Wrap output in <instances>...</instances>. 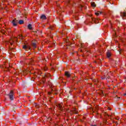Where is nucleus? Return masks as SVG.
Instances as JSON below:
<instances>
[{
  "label": "nucleus",
  "instance_id": "24",
  "mask_svg": "<svg viewBox=\"0 0 126 126\" xmlns=\"http://www.w3.org/2000/svg\"><path fill=\"white\" fill-rule=\"evenodd\" d=\"M49 76H50V74H48V76H47V75H45L46 77H48Z\"/></svg>",
  "mask_w": 126,
  "mask_h": 126
},
{
  "label": "nucleus",
  "instance_id": "27",
  "mask_svg": "<svg viewBox=\"0 0 126 126\" xmlns=\"http://www.w3.org/2000/svg\"><path fill=\"white\" fill-rule=\"evenodd\" d=\"M68 3H69V0H68Z\"/></svg>",
  "mask_w": 126,
  "mask_h": 126
},
{
  "label": "nucleus",
  "instance_id": "8",
  "mask_svg": "<svg viewBox=\"0 0 126 126\" xmlns=\"http://www.w3.org/2000/svg\"><path fill=\"white\" fill-rule=\"evenodd\" d=\"M40 18L41 19H43V20H46L47 19V17H46V16L45 15H42L40 17Z\"/></svg>",
  "mask_w": 126,
  "mask_h": 126
},
{
  "label": "nucleus",
  "instance_id": "4",
  "mask_svg": "<svg viewBox=\"0 0 126 126\" xmlns=\"http://www.w3.org/2000/svg\"><path fill=\"white\" fill-rule=\"evenodd\" d=\"M12 23L13 26H16L17 25V23H18V21H17L16 19H15L12 21Z\"/></svg>",
  "mask_w": 126,
  "mask_h": 126
},
{
  "label": "nucleus",
  "instance_id": "1",
  "mask_svg": "<svg viewBox=\"0 0 126 126\" xmlns=\"http://www.w3.org/2000/svg\"><path fill=\"white\" fill-rule=\"evenodd\" d=\"M14 95V93L13 92V91H11L10 92V93L8 94V95L9 97L10 100L12 101L13 100V95Z\"/></svg>",
  "mask_w": 126,
  "mask_h": 126
},
{
  "label": "nucleus",
  "instance_id": "26",
  "mask_svg": "<svg viewBox=\"0 0 126 126\" xmlns=\"http://www.w3.org/2000/svg\"><path fill=\"white\" fill-rule=\"evenodd\" d=\"M2 20V18H0V21H1Z\"/></svg>",
  "mask_w": 126,
  "mask_h": 126
},
{
  "label": "nucleus",
  "instance_id": "15",
  "mask_svg": "<svg viewBox=\"0 0 126 126\" xmlns=\"http://www.w3.org/2000/svg\"><path fill=\"white\" fill-rule=\"evenodd\" d=\"M32 47H33L34 49H36V48H37V46L36 45V43H32Z\"/></svg>",
  "mask_w": 126,
  "mask_h": 126
},
{
  "label": "nucleus",
  "instance_id": "14",
  "mask_svg": "<svg viewBox=\"0 0 126 126\" xmlns=\"http://www.w3.org/2000/svg\"><path fill=\"white\" fill-rule=\"evenodd\" d=\"M91 5H92V6L95 7V6H96V4H95V2H93L91 3Z\"/></svg>",
  "mask_w": 126,
  "mask_h": 126
},
{
  "label": "nucleus",
  "instance_id": "23",
  "mask_svg": "<svg viewBox=\"0 0 126 126\" xmlns=\"http://www.w3.org/2000/svg\"><path fill=\"white\" fill-rule=\"evenodd\" d=\"M67 42H68V40H67V39H66L65 40V42H66V43H67Z\"/></svg>",
  "mask_w": 126,
  "mask_h": 126
},
{
  "label": "nucleus",
  "instance_id": "17",
  "mask_svg": "<svg viewBox=\"0 0 126 126\" xmlns=\"http://www.w3.org/2000/svg\"><path fill=\"white\" fill-rule=\"evenodd\" d=\"M54 28H55V26L50 27V29H51V30H54Z\"/></svg>",
  "mask_w": 126,
  "mask_h": 126
},
{
  "label": "nucleus",
  "instance_id": "29",
  "mask_svg": "<svg viewBox=\"0 0 126 126\" xmlns=\"http://www.w3.org/2000/svg\"><path fill=\"white\" fill-rule=\"evenodd\" d=\"M55 94L57 95V93H55Z\"/></svg>",
  "mask_w": 126,
  "mask_h": 126
},
{
  "label": "nucleus",
  "instance_id": "11",
  "mask_svg": "<svg viewBox=\"0 0 126 126\" xmlns=\"http://www.w3.org/2000/svg\"><path fill=\"white\" fill-rule=\"evenodd\" d=\"M111 52H108L107 53V58H110V57H111Z\"/></svg>",
  "mask_w": 126,
  "mask_h": 126
},
{
  "label": "nucleus",
  "instance_id": "30",
  "mask_svg": "<svg viewBox=\"0 0 126 126\" xmlns=\"http://www.w3.org/2000/svg\"><path fill=\"white\" fill-rule=\"evenodd\" d=\"M107 116L109 117V115L107 114Z\"/></svg>",
  "mask_w": 126,
  "mask_h": 126
},
{
  "label": "nucleus",
  "instance_id": "20",
  "mask_svg": "<svg viewBox=\"0 0 126 126\" xmlns=\"http://www.w3.org/2000/svg\"><path fill=\"white\" fill-rule=\"evenodd\" d=\"M19 38H20V39H22V35H19Z\"/></svg>",
  "mask_w": 126,
  "mask_h": 126
},
{
  "label": "nucleus",
  "instance_id": "3",
  "mask_svg": "<svg viewBox=\"0 0 126 126\" xmlns=\"http://www.w3.org/2000/svg\"><path fill=\"white\" fill-rule=\"evenodd\" d=\"M23 49H24V50H25L26 51H28V50H30L31 47H30V46H29L28 45H24L23 46Z\"/></svg>",
  "mask_w": 126,
  "mask_h": 126
},
{
  "label": "nucleus",
  "instance_id": "18",
  "mask_svg": "<svg viewBox=\"0 0 126 126\" xmlns=\"http://www.w3.org/2000/svg\"><path fill=\"white\" fill-rule=\"evenodd\" d=\"M73 114H78V112L77 111H76V110H74L73 111Z\"/></svg>",
  "mask_w": 126,
  "mask_h": 126
},
{
  "label": "nucleus",
  "instance_id": "31",
  "mask_svg": "<svg viewBox=\"0 0 126 126\" xmlns=\"http://www.w3.org/2000/svg\"><path fill=\"white\" fill-rule=\"evenodd\" d=\"M120 54H121V51L120 52Z\"/></svg>",
  "mask_w": 126,
  "mask_h": 126
},
{
  "label": "nucleus",
  "instance_id": "19",
  "mask_svg": "<svg viewBox=\"0 0 126 126\" xmlns=\"http://www.w3.org/2000/svg\"><path fill=\"white\" fill-rule=\"evenodd\" d=\"M52 94H55L54 93V92H53V91H52V92H49V93H48V94H49V95H51V94H52Z\"/></svg>",
  "mask_w": 126,
  "mask_h": 126
},
{
  "label": "nucleus",
  "instance_id": "9",
  "mask_svg": "<svg viewBox=\"0 0 126 126\" xmlns=\"http://www.w3.org/2000/svg\"><path fill=\"white\" fill-rule=\"evenodd\" d=\"M121 15L122 17H126V13L125 12L121 13Z\"/></svg>",
  "mask_w": 126,
  "mask_h": 126
},
{
  "label": "nucleus",
  "instance_id": "12",
  "mask_svg": "<svg viewBox=\"0 0 126 126\" xmlns=\"http://www.w3.org/2000/svg\"><path fill=\"white\" fill-rule=\"evenodd\" d=\"M28 28L29 29H30V30H32V25L31 24H29L28 26Z\"/></svg>",
  "mask_w": 126,
  "mask_h": 126
},
{
  "label": "nucleus",
  "instance_id": "2",
  "mask_svg": "<svg viewBox=\"0 0 126 126\" xmlns=\"http://www.w3.org/2000/svg\"><path fill=\"white\" fill-rule=\"evenodd\" d=\"M18 40L17 37H14L13 39L11 38L9 40V43L11 45V46H12L13 44V42H16Z\"/></svg>",
  "mask_w": 126,
  "mask_h": 126
},
{
  "label": "nucleus",
  "instance_id": "25",
  "mask_svg": "<svg viewBox=\"0 0 126 126\" xmlns=\"http://www.w3.org/2000/svg\"><path fill=\"white\" fill-rule=\"evenodd\" d=\"M108 110H109L110 111H111L112 110V109H111L110 107L108 108Z\"/></svg>",
  "mask_w": 126,
  "mask_h": 126
},
{
  "label": "nucleus",
  "instance_id": "6",
  "mask_svg": "<svg viewBox=\"0 0 126 126\" xmlns=\"http://www.w3.org/2000/svg\"><path fill=\"white\" fill-rule=\"evenodd\" d=\"M63 103H61L58 104L57 105V107L59 108L61 111H63Z\"/></svg>",
  "mask_w": 126,
  "mask_h": 126
},
{
  "label": "nucleus",
  "instance_id": "22",
  "mask_svg": "<svg viewBox=\"0 0 126 126\" xmlns=\"http://www.w3.org/2000/svg\"><path fill=\"white\" fill-rule=\"evenodd\" d=\"M56 3H57V6H60V4H58V2H56Z\"/></svg>",
  "mask_w": 126,
  "mask_h": 126
},
{
  "label": "nucleus",
  "instance_id": "5",
  "mask_svg": "<svg viewBox=\"0 0 126 126\" xmlns=\"http://www.w3.org/2000/svg\"><path fill=\"white\" fill-rule=\"evenodd\" d=\"M10 31V29L8 30H1V33H2V34H5V33H7V32H9Z\"/></svg>",
  "mask_w": 126,
  "mask_h": 126
},
{
  "label": "nucleus",
  "instance_id": "16",
  "mask_svg": "<svg viewBox=\"0 0 126 126\" xmlns=\"http://www.w3.org/2000/svg\"><path fill=\"white\" fill-rule=\"evenodd\" d=\"M43 70H44V71H46V70H48V68L47 67V66H45V67H44L43 68Z\"/></svg>",
  "mask_w": 126,
  "mask_h": 126
},
{
  "label": "nucleus",
  "instance_id": "7",
  "mask_svg": "<svg viewBox=\"0 0 126 126\" xmlns=\"http://www.w3.org/2000/svg\"><path fill=\"white\" fill-rule=\"evenodd\" d=\"M65 75L67 76V77H70V74L68 72H65Z\"/></svg>",
  "mask_w": 126,
  "mask_h": 126
},
{
  "label": "nucleus",
  "instance_id": "13",
  "mask_svg": "<svg viewBox=\"0 0 126 126\" xmlns=\"http://www.w3.org/2000/svg\"><path fill=\"white\" fill-rule=\"evenodd\" d=\"M23 23H24V21H23V20H20L19 21V24H23Z\"/></svg>",
  "mask_w": 126,
  "mask_h": 126
},
{
  "label": "nucleus",
  "instance_id": "10",
  "mask_svg": "<svg viewBox=\"0 0 126 126\" xmlns=\"http://www.w3.org/2000/svg\"><path fill=\"white\" fill-rule=\"evenodd\" d=\"M95 15H97V16L100 15V14H102V12L97 11V12L95 13Z\"/></svg>",
  "mask_w": 126,
  "mask_h": 126
},
{
  "label": "nucleus",
  "instance_id": "21",
  "mask_svg": "<svg viewBox=\"0 0 126 126\" xmlns=\"http://www.w3.org/2000/svg\"><path fill=\"white\" fill-rule=\"evenodd\" d=\"M105 78L107 79V77H106V76H105L104 78L101 77V79H105Z\"/></svg>",
  "mask_w": 126,
  "mask_h": 126
},
{
  "label": "nucleus",
  "instance_id": "28",
  "mask_svg": "<svg viewBox=\"0 0 126 126\" xmlns=\"http://www.w3.org/2000/svg\"><path fill=\"white\" fill-rule=\"evenodd\" d=\"M35 106H37V104H35Z\"/></svg>",
  "mask_w": 126,
  "mask_h": 126
}]
</instances>
